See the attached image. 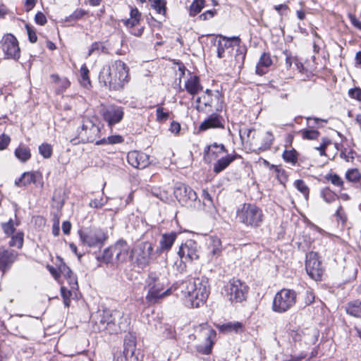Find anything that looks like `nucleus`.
Here are the masks:
<instances>
[{
    "instance_id": "f257e3e1",
    "label": "nucleus",
    "mask_w": 361,
    "mask_h": 361,
    "mask_svg": "<svg viewBox=\"0 0 361 361\" xmlns=\"http://www.w3.org/2000/svg\"><path fill=\"white\" fill-rule=\"evenodd\" d=\"M181 288L187 305L199 307L206 302L209 296V280L205 276L191 278L183 283Z\"/></svg>"
},
{
    "instance_id": "f03ea898",
    "label": "nucleus",
    "mask_w": 361,
    "mask_h": 361,
    "mask_svg": "<svg viewBox=\"0 0 361 361\" xmlns=\"http://www.w3.org/2000/svg\"><path fill=\"white\" fill-rule=\"evenodd\" d=\"M128 68L121 60H116L103 67L99 75L101 84L109 90H118L128 81Z\"/></svg>"
},
{
    "instance_id": "7ed1b4c3",
    "label": "nucleus",
    "mask_w": 361,
    "mask_h": 361,
    "mask_svg": "<svg viewBox=\"0 0 361 361\" xmlns=\"http://www.w3.org/2000/svg\"><path fill=\"white\" fill-rule=\"evenodd\" d=\"M145 300L149 305L159 303L160 300L171 294L168 279L157 271H149L145 279Z\"/></svg>"
},
{
    "instance_id": "20e7f679",
    "label": "nucleus",
    "mask_w": 361,
    "mask_h": 361,
    "mask_svg": "<svg viewBox=\"0 0 361 361\" xmlns=\"http://www.w3.org/2000/svg\"><path fill=\"white\" fill-rule=\"evenodd\" d=\"M237 220L247 227L258 228L264 221L262 210L254 204L244 203L236 210Z\"/></svg>"
},
{
    "instance_id": "39448f33",
    "label": "nucleus",
    "mask_w": 361,
    "mask_h": 361,
    "mask_svg": "<svg viewBox=\"0 0 361 361\" xmlns=\"http://www.w3.org/2000/svg\"><path fill=\"white\" fill-rule=\"evenodd\" d=\"M116 314L109 309H99L91 317L94 331H107L110 334L120 332L121 329L116 323Z\"/></svg>"
},
{
    "instance_id": "423d86ee",
    "label": "nucleus",
    "mask_w": 361,
    "mask_h": 361,
    "mask_svg": "<svg viewBox=\"0 0 361 361\" xmlns=\"http://www.w3.org/2000/svg\"><path fill=\"white\" fill-rule=\"evenodd\" d=\"M154 247L149 241L141 242L135 245L130 254L131 263L140 269L147 267L152 259Z\"/></svg>"
},
{
    "instance_id": "0eeeda50",
    "label": "nucleus",
    "mask_w": 361,
    "mask_h": 361,
    "mask_svg": "<svg viewBox=\"0 0 361 361\" xmlns=\"http://www.w3.org/2000/svg\"><path fill=\"white\" fill-rule=\"evenodd\" d=\"M198 111H209L213 108L216 111H221L223 109V97L219 90L207 89L201 97L196 99Z\"/></svg>"
},
{
    "instance_id": "6e6552de",
    "label": "nucleus",
    "mask_w": 361,
    "mask_h": 361,
    "mask_svg": "<svg viewBox=\"0 0 361 361\" xmlns=\"http://www.w3.org/2000/svg\"><path fill=\"white\" fill-rule=\"evenodd\" d=\"M100 135V128L93 120L89 118H84L82 121V125L78 129V136L71 140L73 145L79 142H96Z\"/></svg>"
},
{
    "instance_id": "1a4fd4ad",
    "label": "nucleus",
    "mask_w": 361,
    "mask_h": 361,
    "mask_svg": "<svg viewBox=\"0 0 361 361\" xmlns=\"http://www.w3.org/2000/svg\"><path fill=\"white\" fill-rule=\"evenodd\" d=\"M297 294L290 289H281L274 296L272 310L277 313H284L296 302Z\"/></svg>"
},
{
    "instance_id": "9d476101",
    "label": "nucleus",
    "mask_w": 361,
    "mask_h": 361,
    "mask_svg": "<svg viewBox=\"0 0 361 361\" xmlns=\"http://www.w3.org/2000/svg\"><path fill=\"white\" fill-rule=\"evenodd\" d=\"M226 297L232 303L241 302L246 298L247 287L238 279H232L225 288Z\"/></svg>"
},
{
    "instance_id": "9b49d317",
    "label": "nucleus",
    "mask_w": 361,
    "mask_h": 361,
    "mask_svg": "<svg viewBox=\"0 0 361 361\" xmlns=\"http://www.w3.org/2000/svg\"><path fill=\"white\" fill-rule=\"evenodd\" d=\"M82 243L90 247H101L107 238L106 233L100 228H92L87 231H79Z\"/></svg>"
},
{
    "instance_id": "f8f14e48",
    "label": "nucleus",
    "mask_w": 361,
    "mask_h": 361,
    "mask_svg": "<svg viewBox=\"0 0 361 361\" xmlns=\"http://www.w3.org/2000/svg\"><path fill=\"white\" fill-rule=\"evenodd\" d=\"M305 269L307 274L314 281H320L324 269L317 252H310L306 255Z\"/></svg>"
},
{
    "instance_id": "ddd939ff",
    "label": "nucleus",
    "mask_w": 361,
    "mask_h": 361,
    "mask_svg": "<svg viewBox=\"0 0 361 361\" xmlns=\"http://www.w3.org/2000/svg\"><path fill=\"white\" fill-rule=\"evenodd\" d=\"M178 255L184 264L192 262L199 259L200 250L197 243L193 240H188L180 246Z\"/></svg>"
},
{
    "instance_id": "4468645a",
    "label": "nucleus",
    "mask_w": 361,
    "mask_h": 361,
    "mask_svg": "<svg viewBox=\"0 0 361 361\" xmlns=\"http://www.w3.org/2000/svg\"><path fill=\"white\" fill-rule=\"evenodd\" d=\"M290 336L295 342L314 345L318 340L319 332L315 328L298 329L293 331Z\"/></svg>"
},
{
    "instance_id": "2eb2a0df",
    "label": "nucleus",
    "mask_w": 361,
    "mask_h": 361,
    "mask_svg": "<svg viewBox=\"0 0 361 361\" xmlns=\"http://www.w3.org/2000/svg\"><path fill=\"white\" fill-rule=\"evenodd\" d=\"M1 47L6 58L18 60L20 56V49L17 39L11 34L5 35L1 40Z\"/></svg>"
},
{
    "instance_id": "dca6fc26",
    "label": "nucleus",
    "mask_w": 361,
    "mask_h": 361,
    "mask_svg": "<svg viewBox=\"0 0 361 361\" xmlns=\"http://www.w3.org/2000/svg\"><path fill=\"white\" fill-rule=\"evenodd\" d=\"M174 195L180 204L188 206H192L197 199L196 192L190 187L182 183L175 188Z\"/></svg>"
},
{
    "instance_id": "f3484780",
    "label": "nucleus",
    "mask_w": 361,
    "mask_h": 361,
    "mask_svg": "<svg viewBox=\"0 0 361 361\" xmlns=\"http://www.w3.org/2000/svg\"><path fill=\"white\" fill-rule=\"evenodd\" d=\"M129 251V246L124 240H118L115 245L104 250V257L109 260L113 255H116V258L123 262L126 259Z\"/></svg>"
},
{
    "instance_id": "a211bd4d",
    "label": "nucleus",
    "mask_w": 361,
    "mask_h": 361,
    "mask_svg": "<svg viewBox=\"0 0 361 361\" xmlns=\"http://www.w3.org/2000/svg\"><path fill=\"white\" fill-rule=\"evenodd\" d=\"M102 114L104 120L108 123V126L111 127L122 121L124 116V111L122 106L110 105L103 108Z\"/></svg>"
},
{
    "instance_id": "6ab92c4d",
    "label": "nucleus",
    "mask_w": 361,
    "mask_h": 361,
    "mask_svg": "<svg viewBox=\"0 0 361 361\" xmlns=\"http://www.w3.org/2000/svg\"><path fill=\"white\" fill-rule=\"evenodd\" d=\"M31 183L42 188L44 186L42 174L39 171L25 172L15 180V185L18 187L26 186Z\"/></svg>"
},
{
    "instance_id": "aec40b11",
    "label": "nucleus",
    "mask_w": 361,
    "mask_h": 361,
    "mask_svg": "<svg viewBox=\"0 0 361 361\" xmlns=\"http://www.w3.org/2000/svg\"><path fill=\"white\" fill-rule=\"evenodd\" d=\"M18 257V252L0 247V271L4 274L9 270Z\"/></svg>"
},
{
    "instance_id": "412c9836",
    "label": "nucleus",
    "mask_w": 361,
    "mask_h": 361,
    "mask_svg": "<svg viewBox=\"0 0 361 361\" xmlns=\"http://www.w3.org/2000/svg\"><path fill=\"white\" fill-rule=\"evenodd\" d=\"M129 164L136 169H145L149 164V157L141 152L131 151L127 154Z\"/></svg>"
},
{
    "instance_id": "4be33fe9",
    "label": "nucleus",
    "mask_w": 361,
    "mask_h": 361,
    "mask_svg": "<svg viewBox=\"0 0 361 361\" xmlns=\"http://www.w3.org/2000/svg\"><path fill=\"white\" fill-rule=\"evenodd\" d=\"M223 117L217 113L210 114L199 126L202 131L211 128H224Z\"/></svg>"
},
{
    "instance_id": "5701e85b",
    "label": "nucleus",
    "mask_w": 361,
    "mask_h": 361,
    "mask_svg": "<svg viewBox=\"0 0 361 361\" xmlns=\"http://www.w3.org/2000/svg\"><path fill=\"white\" fill-rule=\"evenodd\" d=\"M226 152H227V150L223 144L214 143L205 147L204 157L206 161L210 163L222 157L221 155Z\"/></svg>"
},
{
    "instance_id": "b1692460",
    "label": "nucleus",
    "mask_w": 361,
    "mask_h": 361,
    "mask_svg": "<svg viewBox=\"0 0 361 361\" xmlns=\"http://www.w3.org/2000/svg\"><path fill=\"white\" fill-rule=\"evenodd\" d=\"M176 238L177 233L176 232L171 231L162 234L159 242V246L157 248V252L160 253L169 252Z\"/></svg>"
},
{
    "instance_id": "393cba45",
    "label": "nucleus",
    "mask_w": 361,
    "mask_h": 361,
    "mask_svg": "<svg viewBox=\"0 0 361 361\" xmlns=\"http://www.w3.org/2000/svg\"><path fill=\"white\" fill-rule=\"evenodd\" d=\"M219 37L220 39H219L217 42V56L219 59H222L224 57L225 49L232 46V42H234L235 44L237 46L240 45V39L238 37H233L231 38H228L222 35H220Z\"/></svg>"
},
{
    "instance_id": "a878e982",
    "label": "nucleus",
    "mask_w": 361,
    "mask_h": 361,
    "mask_svg": "<svg viewBox=\"0 0 361 361\" xmlns=\"http://www.w3.org/2000/svg\"><path fill=\"white\" fill-rule=\"evenodd\" d=\"M273 61L269 53L264 52L257 63L255 72L259 75H264L268 72L269 68L272 65Z\"/></svg>"
},
{
    "instance_id": "bb28decb",
    "label": "nucleus",
    "mask_w": 361,
    "mask_h": 361,
    "mask_svg": "<svg viewBox=\"0 0 361 361\" xmlns=\"http://www.w3.org/2000/svg\"><path fill=\"white\" fill-rule=\"evenodd\" d=\"M185 88L190 94H197L200 90H202V86L200 84V78L197 75H190V77L185 81Z\"/></svg>"
},
{
    "instance_id": "cd10ccee",
    "label": "nucleus",
    "mask_w": 361,
    "mask_h": 361,
    "mask_svg": "<svg viewBox=\"0 0 361 361\" xmlns=\"http://www.w3.org/2000/svg\"><path fill=\"white\" fill-rule=\"evenodd\" d=\"M259 137L262 138L261 142L256 140L253 143L257 151L264 152L271 148L274 137L270 131H267L262 135H259Z\"/></svg>"
},
{
    "instance_id": "c85d7f7f",
    "label": "nucleus",
    "mask_w": 361,
    "mask_h": 361,
    "mask_svg": "<svg viewBox=\"0 0 361 361\" xmlns=\"http://www.w3.org/2000/svg\"><path fill=\"white\" fill-rule=\"evenodd\" d=\"M236 155L227 154L217 159L216 162L214 164L213 171L215 173H219L226 169L235 159Z\"/></svg>"
},
{
    "instance_id": "c756f323",
    "label": "nucleus",
    "mask_w": 361,
    "mask_h": 361,
    "mask_svg": "<svg viewBox=\"0 0 361 361\" xmlns=\"http://www.w3.org/2000/svg\"><path fill=\"white\" fill-rule=\"evenodd\" d=\"M239 135L242 142H250L254 146V142H256V138H258L259 133H257L254 128H242L239 130Z\"/></svg>"
},
{
    "instance_id": "7c9ffc66",
    "label": "nucleus",
    "mask_w": 361,
    "mask_h": 361,
    "mask_svg": "<svg viewBox=\"0 0 361 361\" xmlns=\"http://www.w3.org/2000/svg\"><path fill=\"white\" fill-rule=\"evenodd\" d=\"M216 334L215 330L209 329L207 334L206 341L207 343L205 345H200L197 346V351L203 355H209L212 353V349L213 346V339L216 337Z\"/></svg>"
},
{
    "instance_id": "2f4dec72",
    "label": "nucleus",
    "mask_w": 361,
    "mask_h": 361,
    "mask_svg": "<svg viewBox=\"0 0 361 361\" xmlns=\"http://www.w3.org/2000/svg\"><path fill=\"white\" fill-rule=\"evenodd\" d=\"M14 154L16 157L23 163L27 162L31 158L30 147L23 143H20L15 149Z\"/></svg>"
},
{
    "instance_id": "473e14b6",
    "label": "nucleus",
    "mask_w": 361,
    "mask_h": 361,
    "mask_svg": "<svg viewBox=\"0 0 361 361\" xmlns=\"http://www.w3.org/2000/svg\"><path fill=\"white\" fill-rule=\"evenodd\" d=\"M60 271L67 279L71 289L76 290L78 287V280L76 276L73 274L71 269L66 264H63L60 267Z\"/></svg>"
},
{
    "instance_id": "72a5a7b5",
    "label": "nucleus",
    "mask_w": 361,
    "mask_h": 361,
    "mask_svg": "<svg viewBox=\"0 0 361 361\" xmlns=\"http://www.w3.org/2000/svg\"><path fill=\"white\" fill-rule=\"evenodd\" d=\"M345 310L347 314L361 319V301L355 300L346 304Z\"/></svg>"
},
{
    "instance_id": "f704fd0d",
    "label": "nucleus",
    "mask_w": 361,
    "mask_h": 361,
    "mask_svg": "<svg viewBox=\"0 0 361 361\" xmlns=\"http://www.w3.org/2000/svg\"><path fill=\"white\" fill-rule=\"evenodd\" d=\"M244 330L243 324L239 322H228L220 326V331L225 333L235 332L242 333Z\"/></svg>"
},
{
    "instance_id": "c9c22d12",
    "label": "nucleus",
    "mask_w": 361,
    "mask_h": 361,
    "mask_svg": "<svg viewBox=\"0 0 361 361\" xmlns=\"http://www.w3.org/2000/svg\"><path fill=\"white\" fill-rule=\"evenodd\" d=\"M11 239L9 241V245L11 247H16L18 249H20L23 245L24 242V233L23 231H17L11 235Z\"/></svg>"
},
{
    "instance_id": "e433bc0d",
    "label": "nucleus",
    "mask_w": 361,
    "mask_h": 361,
    "mask_svg": "<svg viewBox=\"0 0 361 361\" xmlns=\"http://www.w3.org/2000/svg\"><path fill=\"white\" fill-rule=\"evenodd\" d=\"M152 7L157 11L158 14L166 16V0H153Z\"/></svg>"
},
{
    "instance_id": "4c0bfd02",
    "label": "nucleus",
    "mask_w": 361,
    "mask_h": 361,
    "mask_svg": "<svg viewBox=\"0 0 361 361\" xmlns=\"http://www.w3.org/2000/svg\"><path fill=\"white\" fill-rule=\"evenodd\" d=\"M123 142V138L122 136L118 135H111L107 138H103L102 140H98L96 141L97 145H101L104 144H118Z\"/></svg>"
},
{
    "instance_id": "58836bf2",
    "label": "nucleus",
    "mask_w": 361,
    "mask_h": 361,
    "mask_svg": "<svg viewBox=\"0 0 361 361\" xmlns=\"http://www.w3.org/2000/svg\"><path fill=\"white\" fill-rule=\"evenodd\" d=\"M204 0H194L190 6V15L195 16L200 13L204 6Z\"/></svg>"
},
{
    "instance_id": "ea45409f",
    "label": "nucleus",
    "mask_w": 361,
    "mask_h": 361,
    "mask_svg": "<svg viewBox=\"0 0 361 361\" xmlns=\"http://www.w3.org/2000/svg\"><path fill=\"white\" fill-rule=\"evenodd\" d=\"M80 83L82 86L87 87L90 85V80L89 78V69L85 64L80 68Z\"/></svg>"
},
{
    "instance_id": "a19ab883",
    "label": "nucleus",
    "mask_w": 361,
    "mask_h": 361,
    "mask_svg": "<svg viewBox=\"0 0 361 361\" xmlns=\"http://www.w3.org/2000/svg\"><path fill=\"white\" fill-rule=\"evenodd\" d=\"M106 49L102 42H95L90 47L87 57L91 56L92 54H99L101 52H105Z\"/></svg>"
},
{
    "instance_id": "79ce46f5",
    "label": "nucleus",
    "mask_w": 361,
    "mask_h": 361,
    "mask_svg": "<svg viewBox=\"0 0 361 361\" xmlns=\"http://www.w3.org/2000/svg\"><path fill=\"white\" fill-rule=\"evenodd\" d=\"M283 158L286 162L295 164L298 161L297 152L293 149H286L283 154Z\"/></svg>"
},
{
    "instance_id": "37998d69",
    "label": "nucleus",
    "mask_w": 361,
    "mask_h": 361,
    "mask_svg": "<svg viewBox=\"0 0 361 361\" xmlns=\"http://www.w3.org/2000/svg\"><path fill=\"white\" fill-rule=\"evenodd\" d=\"M322 196L327 203H331L338 199V195L329 188L322 190Z\"/></svg>"
},
{
    "instance_id": "c03bdc74",
    "label": "nucleus",
    "mask_w": 361,
    "mask_h": 361,
    "mask_svg": "<svg viewBox=\"0 0 361 361\" xmlns=\"http://www.w3.org/2000/svg\"><path fill=\"white\" fill-rule=\"evenodd\" d=\"M302 137L305 140H316L319 135V132L316 130L304 129L300 132Z\"/></svg>"
},
{
    "instance_id": "a18cd8bd",
    "label": "nucleus",
    "mask_w": 361,
    "mask_h": 361,
    "mask_svg": "<svg viewBox=\"0 0 361 361\" xmlns=\"http://www.w3.org/2000/svg\"><path fill=\"white\" fill-rule=\"evenodd\" d=\"M202 197L203 199V204L205 207H207L209 210L214 208V204L212 197L207 190L204 189L202 190Z\"/></svg>"
},
{
    "instance_id": "49530a36",
    "label": "nucleus",
    "mask_w": 361,
    "mask_h": 361,
    "mask_svg": "<svg viewBox=\"0 0 361 361\" xmlns=\"http://www.w3.org/2000/svg\"><path fill=\"white\" fill-rule=\"evenodd\" d=\"M169 118V112L165 111L161 106L157 107L156 110V119L159 123H163L167 121Z\"/></svg>"
},
{
    "instance_id": "de8ad7c7",
    "label": "nucleus",
    "mask_w": 361,
    "mask_h": 361,
    "mask_svg": "<svg viewBox=\"0 0 361 361\" xmlns=\"http://www.w3.org/2000/svg\"><path fill=\"white\" fill-rule=\"evenodd\" d=\"M39 152L44 158H50L52 155V147L48 143H43L39 147Z\"/></svg>"
},
{
    "instance_id": "09e8293b",
    "label": "nucleus",
    "mask_w": 361,
    "mask_h": 361,
    "mask_svg": "<svg viewBox=\"0 0 361 361\" xmlns=\"http://www.w3.org/2000/svg\"><path fill=\"white\" fill-rule=\"evenodd\" d=\"M295 187L305 196L306 199L309 196V188L302 180H297L294 183Z\"/></svg>"
},
{
    "instance_id": "8fccbe9b",
    "label": "nucleus",
    "mask_w": 361,
    "mask_h": 361,
    "mask_svg": "<svg viewBox=\"0 0 361 361\" xmlns=\"http://www.w3.org/2000/svg\"><path fill=\"white\" fill-rule=\"evenodd\" d=\"M1 227L6 235L10 236L15 233L14 223L12 219H10L8 222L2 223Z\"/></svg>"
},
{
    "instance_id": "3c124183",
    "label": "nucleus",
    "mask_w": 361,
    "mask_h": 361,
    "mask_svg": "<svg viewBox=\"0 0 361 361\" xmlns=\"http://www.w3.org/2000/svg\"><path fill=\"white\" fill-rule=\"evenodd\" d=\"M87 12L82 9H76L72 14L66 17V21L70 22L72 20H77L82 18Z\"/></svg>"
},
{
    "instance_id": "603ef678",
    "label": "nucleus",
    "mask_w": 361,
    "mask_h": 361,
    "mask_svg": "<svg viewBox=\"0 0 361 361\" xmlns=\"http://www.w3.org/2000/svg\"><path fill=\"white\" fill-rule=\"evenodd\" d=\"M325 178L336 186L341 187L343 185V182L342 179L337 174L329 173L327 174Z\"/></svg>"
},
{
    "instance_id": "864d4df0",
    "label": "nucleus",
    "mask_w": 361,
    "mask_h": 361,
    "mask_svg": "<svg viewBox=\"0 0 361 361\" xmlns=\"http://www.w3.org/2000/svg\"><path fill=\"white\" fill-rule=\"evenodd\" d=\"M61 294L63 299V303H64L65 306L69 307L70 302H71L70 297L71 295V291L68 290L64 286H62L61 288Z\"/></svg>"
},
{
    "instance_id": "5fc2aeb1",
    "label": "nucleus",
    "mask_w": 361,
    "mask_h": 361,
    "mask_svg": "<svg viewBox=\"0 0 361 361\" xmlns=\"http://www.w3.org/2000/svg\"><path fill=\"white\" fill-rule=\"evenodd\" d=\"M360 178V174L357 169L349 170L346 173V178L351 182L358 181Z\"/></svg>"
},
{
    "instance_id": "6e6d98bb",
    "label": "nucleus",
    "mask_w": 361,
    "mask_h": 361,
    "mask_svg": "<svg viewBox=\"0 0 361 361\" xmlns=\"http://www.w3.org/2000/svg\"><path fill=\"white\" fill-rule=\"evenodd\" d=\"M314 295L311 290H306L303 295V302L305 306L312 304L314 301Z\"/></svg>"
},
{
    "instance_id": "4d7b16f0",
    "label": "nucleus",
    "mask_w": 361,
    "mask_h": 361,
    "mask_svg": "<svg viewBox=\"0 0 361 361\" xmlns=\"http://www.w3.org/2000/svg\"><path fill=\"white\" fill-rule=\"evenodd\" d=\"M238 48L236 50L235 59L238 61H240L241 63H243V61L245 58L246 49L243 47H240L238 45Z\"/></svg>"
},
{
    "instance_id": "13d9d810",
    "label": "nucleus",
    "mask_w": 361,
    "mask_h": 361,
    "mask_svg": "<svg viewBox=\"0 0 361 361\" xmlns=\"http://www.w3.org/2000/svg\"><path fill=\"white\" fill-rule=\"evenodd\" d=\"M106 203V200H104L103 197H101L100 199H94L90 201V206L93 208H101Z\"/></svg>"
},
{
    "instance_id": "bf43d9fd",
    "label": "nucleus",
    "mask_w": 361,
    "mask_h": 361,
    "mask_svg": "<svg viewBox=\"0 0 361 361\" xmlns=\"http://www.w3.org/2000/svg\"><path fill=\"white\" fill-rule=\"evenodd\" d=\"M25 27L27 30L28 39H29L30 42L32 43L36 42L37 40V37L35 30L28 25H26Z\"/></svg>"
},
{
    "instance_id": "052dcab7",
    "label": "nucleus",
    "mask_w": 361,
    "mask_h": 361,
    "mask_svg": "<svg viewBox=\"0 0 361 361\" xmlns=\"http://www.w3.org/2000/svg\"><path fill=\"white\" fill-rule=\"evenodd\" d=\"M11 138L8 135L2 134L0 135V150H3L7 147L10 143Z\"/></svg>"
},
{
    "instance_id": "680f3d73",
    "label": "nucleus",
    "mask_w": 361,
    "mask_h": 361,
    "mask_svg": "<svg viewBox=\"0 0 361 361\" xmlns=\"http://www.w3.org/2000/svg\"><path fill=\"white\" fill-rule=\"evenodd\" d=\"M348 94L351 98L356 99L361 101V89L359 87H355L349 90Z\"/></svg>"
},
{
    "instance_id": "e2e57ef3",
    "label": "nucleus",
    "mask_w": 361,
    "mask_h": 361,
    "mask_svg": "<svg viewBox=\"0 0 361 361\" xmlns=\"http://www.w3.org/2000/svg\"><path fill=\"white\" fill-rule=\"evenodd\" d=\"M35 20L36 23L39 25H44L47 22L46 16L42 12H38L35 15Z\"/></svg>"
},
{
    "instance_id": "0e129e2a",
    "label": "nucleus",
    "mask_w": 361,
    "mask_h": 361,
    "mask_svg": "<svg viewBox=\"0 0 361 361\" xmlns=\"http://www.w3.org/2000/svg\"><path fill=\"white\" fill-rule=\"evenodd\" d=\"M58 85L59 87L57 91L59 92H63L70 86V82L66 78H61Z\"/></svg>"
},
{
    "instance_id": "69168bd1",
    "label": "nucleus",
    "mask_w": 361,
    "mask_h": 361,
    "mask_svg": "<svg viewBox=\"0 0 361 361\" xmlns=\"http://www.w3.org/2000/svg\"><path fill=\"white\" fill-rule=\"evenodd\" d=\"M336 216L338 219H339L342 221L343 224H344L345 222L346 216H345V214L341 205L338 206V207L336 210Z\"/></svg>"
},
{
    "instance_id": "338daca9",
    "label": "nucleus",
    "mask_w": 361,
    "mask_h": 361,
    "mask_svg": "<svg viewBox=\"0 0 361 361\" xmlns=\"http://www.w3.org/2000/svg\"><path fill=\"white\" fill-rule=\"evenodd\" d=\"M169 130L176 135L178 134L180 130V123L176 121L171 122V123L170 125Z\"/></svg>"
},
{
    "instance_id": "774afa93",
    "label": "nucleus",
    "mask_w": 361,
    "mask_h": 361,
    "mask_svg": "<svg viewBox=\"0 0 361 361\" xmlns=\"http://www.w3.org/2000/svg\"><path fill=\"white\" fill-rule=\"evenodd\" d=\"M130 18L136 19L140 21L141 19V13L138 11L137 8H131L130 12Z\"/></svg>"
}]
</instances>
